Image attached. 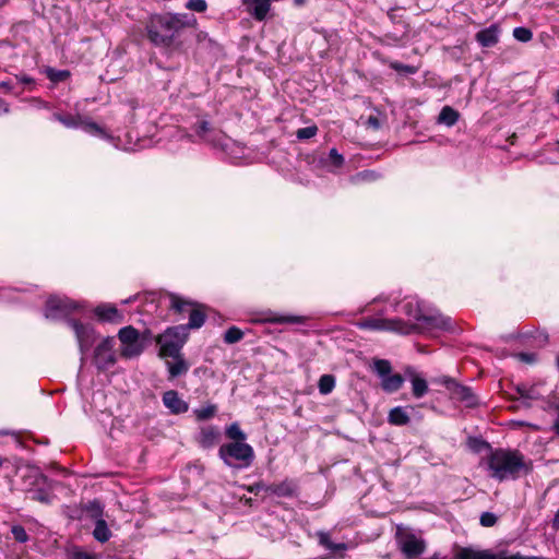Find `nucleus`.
Instances as JSON below:
<instances>
[{"label": "nucleus", "mask_w": 559, "mask_h": 559, "mask_svg": "<svg viewBox=\"0 0 559 559\" xmlns=\"http://www.w3.org/2000/svg\"><path fill=\"white\" fill-rule=\"evenodd\" d=\"M197 17L187 13H154L144 23L145 37L165 53H183L187 48V28H195Z\"/></svg>", "instance_id": "1"}, {"label": "nucleus", "mask_w": 559, "mask_h": 559, "mask_svg": "<svg viewBox=\"0 0 559 559\" xmlns=\"http://www.w3.org/2000/svg\"><path fill=\"white\" fill-rule=\"evenodd\" d=\"M202 326L203 317L197 311L191 313L188 323L168 326L155 337L156 344L159 345L158 356L160 358L177 356L189 338V331Z\"/></svg>", "instance_id": "2"}, {"label": "nucleus", "mask_w": 559, "mask_h": 559, "mask_svg": "<svg viewBox=\"0 0 559 559\" xmlns=\"http://www.w3.org/2000/svg\"><path fill=\"white\" fill-rule=\"evenodd\" d=\"M531 471L519 451H491V477L502 480L516 479Z\"/></svg>", "instance_id": "3"}, {"label": "nucleus", "mask_w": 559, "mask_h": 559, "mask_svg": "<svg viewBox=\"0 0 559 559\" xmlns=\"http://www.w3.org/2000/svg\"><path fill=\"white\" fill-rule=\"evenodd\" d=\"M218 457L234 469L248 468L254 461V450L247 442H227L219 447Z\"/></svg>", "instance_id": "4"}, {"label": "nucleus", "mask_w": 559, "mask_h": 559, "mask_svg": "<svg viewBox=\"0 0 559 559\" xmlns=\"http://www.w3.org/2000/svg\"><path fill=\"white\" fill-rule=\"evenodd\" d=\"M373 370L381 378V389L386 393L397 392L404 384L401 373H392V365L386 359H374Z\"/></svg>", "instance_id": "5"}, {"label": "nucleus", "mask_w": 559, "mask_h": 559, "mask_svg": "<svg viewBox=\"0 0 559 559\" xmlns=\"http://www.w3.org/2000/svg\"><path fill=\"white\" fill-rule=\"evenodd\" d=\"M167 297L169 299L168 310L175 314L183 316L188 313L189 317L194 311L199 312L203 317V324L207 319V310L209 307L204 304L198 302L195 300L182 297L176 293H167Z\"/></svg>", "instance_id": "6"}, {"label": "nucleus", "mask_w": 559, "mask_h": 559, "mask_svg": "<svg viewBox=\"0 0 559 559\" xmlns=\"http://www.w3.org/2000/svg\"><path fill=\"white\" fill-rule=\"evenodd\" d=\"M26 481L29 485H35L36 488H26V497L33 501H38L44 504H50L53 496L51 495V487L49 479L41 473H34L26 476Z\"/></svg>", "instance_id": "7"}, {"label": "nucleus", "mask_w": 559, "mask_h": 559, "mask_svg": "<svg viewBox=\"0 0 559 559\" xmlns=\"http://www.w3.org/2000/svg\"><path fill=\"white\" fill-rule=\"evenodd\" d=\"M115 338H104L94 349L92 362L98 372H105L117 362V355L114 350Z\"/></svg>", "instance_id": "8"}, {"label": "nucleus", "mask_w": 559, "mask_h": 559, "mask_svg": "<svg viewBox=\"0 0 559 559\" xmlns=\"http://www.w3.org/2000/svg\"><path fill=\"white\" fill-rule=\"evenodd\" d=\"M359 325L362 329L391 331L403 335H411L412 331L414 330L413 325H408L406 321L400 318H367Z\"/></svg>", "instance_id": "9"}, {"label": "nucleus", "mask_w": 559, "mask_h": 559, "mask_svg": "<svg viewBox=\"0 0 559 559\" xmlns=\"http://www.w3.org/2000/svg\"><path fill=\"white\" fill-rule=\"evenodd\" d=\"M118 337L123 345L121 349V356L124 358H131L142 353L143 347L139 343L140 333L132 325L120 329Z\"/></svg>", "instance_id": "10"}, {"label": "nucleus", "mask_w": 559, "mask_h": 559, "mask_svg": "<svg viewBox=\"0 0 559 559\" xmlns=\"http://www.w3.org/2000/svg\"><path fill=\"white\" fill-rule=\"evenodd\" d=\"M408 325H413L414 330L412 331V334L421 332L425 330H433V329H441V330H450L451 329V318L444 317L440 313L436 314H425L419 313V317H417L416 323L407 322Z\"/></svg>", "instance_id": "11"}, {"label": "nucleus", "mask_w": 559, "mask_h": 559, "mask_svg": "<svg viewBox=\"0 0 559 559\" xmlns=\"http://www.w3.org/2000/svg\"><path fill=\"white\" fill-rule=\"evenodd\" d=\"M78 309L75 301L67 298L51 296L47 299L45 305V317L47 319H57L60 316H68Z\"/></svg>", "instance_id": "12"}, {"label": "nucleus", "mask_w": 559, "mask_h": 559, "mask_svg": "<svg viewBox=\"0 0 559 559\" xmlns=\"http://www.w3.org/2000/svg\"><path fill=\"white\" fill-rule=\"evenodd\" d=\"M68 324L73 329L80 352L85 354L92 347L95 342V330L91 324L82 323L76 319H68Z\"/></svg>", "instance_id": "13"}, {"label": "nucleus", "mask_w": 559, "mask_h": 559, "mask_svg": "<svg viewBox=\"0 0 559 559\" xmlns=\"http://www.w3.org/2000/svg\"><path fill=\"white\" fill-rule=\"evenodd\" d=\"M254 488L259 489L262 488L264 491L269 495L276 496L278 498H292L297 495L298 486L296 481L292 479H285L278 484H270V485H263V484H255L250 491H253Z\"/></svg>", "instance_id": "14"}, {"label": "nucleus", "mask_w": 559, "mask_h": 559, "mask_svg": "<svg viewBox=\"0 0 559 559\" xmlns=\"http://www.w3.org/2000/svg\"><path fill=\"white\" fill-rule=\"evenodd\" d=\"M222 439L221 429L214 425H204L199 428L194 437L197 444L203 450H210L216 447Z\"/></svg>", "instance_id": "15"}, {"label": "nucleus", "mask_w": 559, "mask_h": 559, "mask_svg": "<svg viewBox=\"0 0 559 559\" xmlns=\"http://www.w3.org/2000/svg\"><path fill=\"white\" fill-rule=\"evenodd\" d=\"M400 549L406 559H415L426 550V542L414 534H407L399 540Z\"/></svg>", "instance_id": "16"}, {"label": "nucleus", "mask_w": 559, "mask_h": 559, "mask_svg": "<svg viewBox=\"0 0 559 559\" xmlns=\"http://www.w3.org/2000/svg\"><path fill=\"white\" fill-rule=\"evenodd\" d=\"M94 314L99 322L120 324L124 321L122 312L112 304H100L94 309Z\"/></svg>", "instance_id": "17"}, {"label": "nucleus", "mask_w": 559, "mask_h": 559, "mask_svg": "<svg viewBox=\"0 0 559 559\" xmlns=\"http://www.w3.org/2000/svg\"><path fill=\"white\" fill-rule=\"evenodd\" d=\"M445 383L453 399L464 402L467 407H472L476 404V396L471 388L461 385L453 380H448Z\"/></svg>", "instance_id": "18"}, {"label": "nucleus", "mask_w": 559, "mask_h": 559, "mask_svg": "<svg viewBox=\"0 0 559 559\" xmlns=\"http://www.w3.org/2000/svg\"><path fill=\"white\" fill-rule=\"evenodd\" d=\"M242 4L247 8L249 14L259 22L264 21L271 10L269 0H242Z\"/></svg>", "instance_id": "19"}, {"label": "nucleus", "mask_w": 559, "mask_h": 559, "mask_svg": "<svg viewBox=\"0 0 559 559\" xmlns=\"http://www.w3.org/2000/svg\"><path fill=\"white\" fill-rule=\"evenodd\" d=\"M164 405L170 409L173 414H182L189 409V405L178 394L177 391L169 390L163 394Z\"/></svg>", "instance_id": "20"}, {"label": "nucleus", "mask_w": 559, "mask_h": 559, "mask_svg": "<svg viewBox=\"0 0 559 559\" xmlns=\"http://www.w3.org/2000/svg\"><path fill=\"white\" fill-rule=\"evenodd\" d=\"M169 357L174 359V361L166 360L169 380L186 374L189 371L190 365L185 359L181 350L178 352L177 356Z\"/></svg>", "instance_id": "21"}, {"label": "nucleus", "mask_w": 559, "mask_h": 559, "mask_svg": "<svg viewBox=\"0 0 559 559\" xmlns=\"http://www.w3.org/2000/svg\"><path fill=\"white\" fill-rule=\"evenodd\" d=\"M452 559H489V550H474L471 547L454 545Z\"/></svg>", "instance_id": "22"}, {"label": "nucleus", "mask_w": 559, "mask_h": 559, "mask_svg": "<svg viewBox=\"0 0 559 559\" xmlns=\"http://www.w3.org/2000/svg\"><path fill=\"white\" fill-rule=\"evenodd\" d=\"M319 543L326 549L337 554L336 559H344L345 558V551L347 550L348 546L345 543H334L331 540L329 534L326 533H320L319 534Z\"/></svg>", "instance_id": "23"}, {"label": "nucleus", "mask_w": 559, "mask_h": 559, "mask_svg": "<svg viewBox=\"0 0 559 559\" xmlns=\"http://www.w3.org/2000/svg\"><path fill=\"white\" fill-rule=\"evenodd\" d=\"M388 421L393 426H405L409 424L411 417L404 407L396 406L389 412Z\"/></svg>", "instance_id": "24"}, {"label": "nucleus", "mask_w": 559, "mask_h": 559, "mask_svg": "<svg viewBox=\"0 0 559 559\" xmlns=\"http://www.w3.org/2000/svg\"><path fill=\"white\" fill-rule=\"evenodd\" d=\"M516 391L520 397L524 400H539L543 396L540 384H519Z\"/></svg>", "instance_id": "25"}, {"label": "nucleus", "mask_w": 559, "mask_h": 559, "mask_svg": "<svg viewBox=\"0 0 559 559\" xmlns=\"http://www.w3.org/2000/svg\"><path fill=\"white\" fill-rule=\"evenodd\" d=\"M82 510L86 512L87 516L93 520L94 522H97L102 519H104V506L103 503L94 499L92 501H88L87 503L82 506Z\"/></svg>", "instance_id": "26"}, {"label": "nucleus", "mask_w": 559, "mask_h": 559, "mask_svg": "<svg viewBox=\"0 0 559 559\" xmlns=\"http://www.w3.org/2000/svg\"><path fill=\"white\" fill-rule=\"evenodd\" d=\"M459 118L460 112L451 106H444L438 116V123L452 127L457 122Z\"/></svg>", "instance_id": "27"}, {"label": "nucleus", "mask_w": 559, "mask_h": 559, "mask_svg": "<svg viewBox=\"0 0 559 559\" xmlns=\"http://www.w3.org/2000/svg\"><path fill=\"white\" fill-rule=\"evenodd\" d=\"M92 534L94 539L102 544L107 543L112 536V533L104 519L95 522V527Z\"/></svg>", "instance_id": "28"}, {"label": "nucleus", "mask_w": 559, "mask_h": 559, "mask_svg": "<svg viewBox=\"0 0 559 559\" xmlns=\"http://www.w3.org/2000/svg\"><path fill=\"white\" fill-rule=\"evenodd\" d=\"M225 436L230 442H246L247 440V433L237 421L231 423L225 428Z\"/></svg>", "instance_id": "29"}, {"label": "nucleus", "mask_w": 559, "mask_h": 559, "mask_svg": "<svg viewBox=\"0 0 559 559\" xmlns=\"http://www.w3.org/2000/svg\"><path fill=\"white\" fill-rule=\"evenodd\" d=\"M412 393L416 399L423 397L428 392L427 381L415 372H412Z\"/></svg>", "instance_id": "30"}, {"label": "nucleus", "mask_w": 559, "mask_h": 559, "mask_svg": "<svg viewBox=\"0 0 559 559\" xmlns=\"http://www.w3.org/2000/svg\"><path fill=\"white\" fill-rule=\"evenodd\" d=\"M266 321L275 324H304L307 321V318L304 316L273 314L272 317L267 318Z\"/></svg>", "instance_id": "31"}, {"label": "nucleus", "mask_w": 559, "mask_h": 559, "mask_svg": "<svg viewBox=\"0 0 559 559\" xmlns=\"http://www.w3.org/2000/svg\"><path fill=\"white\" fill-rule=\"evenodd\" d=\"M218 407L216 404H209L205 407L193 409V415L198 421H206L216 416Z\"/></svg>", "instance_id": "32"}, {"label": "nucleus", "mask_w": 559, "mask_h": 559, "mask_svg": "<svg viewBox=\"0 0 559 559\" xmlns=\"http://www.w3.org/2000/svg\"><path fill=\"white\" fill-rule=\"evenodd\" d=\"M53 118L67 128H78L82 120L80 116L60 112H55Z\"/></svg>", "instance_id": "33"}, {"label": "nucleus", "mask_w": 559, "mask_h": 559, "mask_svg": "<svg viewBox=\"0 0 559 559\" xmlns=\"http://www.w3.org/2000/svg\"><path fill=\"white\" fill-rule=\"evenodd\" d=\"M335 388V377L333 374H322L318 382L319 392L323 395L330 394Z\"/></svg>", "instance_id": "34"}, {"label": "nucleus", "mask_w": 559, "mask_h": 559, "mask_svg": "<svg viewBox=\"0 0 559 559\" xmlns=\"http://www.w3.org/2000/svg\"><path fill=\"white\" fill-rule=\"evenodd\" d=\"M67 559H98L96 554L84 550L79 546H73L67 552Z\"/></svg>", "instance_id": "35"}, {"label": "nucleus", "mask_w": 559, "mask_h": 559, "mask_svg": "<svg viewBox=\"0 0 559 559\" xmlns=\"http://www.w3.org/2000/svg\"><path fill=\"white\" fill-rule=\"evenodd\" d=\"M245 336V333L236 325H233L224 333V342L226 344H235L240 342Z\"/></svg>", "instance_id": "36"}, {"label": "nucleus", "mask_w": 559, "mask_h": 559, "mask_svg": "<svg viewBox=\"0 0 559 559\" xmlns=\"http://www.w3.org/2000/svg\"><path fill=\"white\" fill-rule=\"evenodd\" d=\"M46 75L51 82L60 83L70 78V72L68 70H56L53 68H47Z\"/></svg>", "instance_id": "37"}, {"label": "nucleus", "mask_w": 559, "mask_h": 559, "mask_svg": "<svg viewBox=\"0 0 559 559\" xmlns=\"http://www.w3.org/2000/svg\"><path fill=\"white\" fill-rule=\"evenodd\" d=\"M194 133L204 139L206 134L212 130V124L206 119H198L195 123L192 126Z\"/></svg>", "instance_id": "38"}, {"label": "nucleus", "mask_w": 559, "mask_h": 559, "mask_svg": "<svg viewBox=\"0 0 559 559\" xmlns=\"http://www.w3.org/2000/svg\"><path fill=\"white\" fill-rule=\"evenodd\" d=\"M80 127L87 133L96 136H105V130L94 121L81 120Z\"/></svg>", "instance_id": "39"}, {"label": "nucleus", "mask_w": 559, "mask_h": 559, "mask_svg": "<svg viewBox=\"0 0 559 559\" xmlns=\"http://www.w3.org/2000/svg\"><path fill=\"white\" fill-rule=\"evenodd\" d=\"M513 37L521 43H528L533 38V33L527 27H515L513 29Z\"/></svg>", "instance_id": "40"}, {"label": "nucleus", "mask_w": 559, "mask_h": 559, "mask_svg": "<svg viewBox=\"0 0 559 559\" xmlns=\"http://www.w3.org/2000/svg\"><path fill=\"white\" fill-rule=\"evenodd\" d=\"M318 133V127L316 124H311L305 128H300L296 131V138L298 140L305 141L313 138Z\"/></svg>", "instance_id": "41"}, {"label": "nucleus", "mask_w": 559, "mask_h": 559, "mask_svg": "<svg viewBox=\"0 0 559 559\" xmlns=\"http://www.w3.org/2000/svg\"><path fill=\"white\" fill-rule=\"evenodd\" d=\"M467 447L474 453H479L483 449L489 447V444L479 438L469 437L467 439Z\"/></svg>", "instance_id": "42"}, {"label": "nucleus", "mask_w": 559, "mask_h": 559, "mask_svg": "<svg viewBox=\"0 0 559 559\" xmlns=\"http://www.w3.org/2000/svg\"><path fill=\"white\" fill-rule=\"evenodd\" d=\"M403 312L409 317H413L417 321V317L421 313V309L418 302L407 301L403 305Z\"/></svg>", "instance_id": "43"}, {"label": "nucleus", "mask_w": 559, "mask_h": 559, "mask_svg": "<svg viewBox=\"0 0 559 559\" xmlns=\"http://www.w3.org/2000/svg\"><path fill=\"white\" fill-rule=\"evenodd\" d=\"M390 67H391V69L395 70L396 72L404 73V74H415L417 71L416 67L409 66V64H404L399 61L392 62L390 64Z\"/></svg>", "instance_id": "44"}, {"label": "nucleus", "mask_w": 559, "mask_h": 559, "mask_svg": "<svg viewBox=\"0 0 559 559\" xmlns=\"http://www.w3.org/2000/svg\"><path fill=\"white\" fill-rule=\"evenodd\" d=\"M11 533L13 538L19 543H25L28 540V535L22 525H13Z\"/></svg>", "instance_id": "45"}, {"label": "nucleus", "mask_w": 559, "mask_h": 559, "mask_svg": "<svg viewBox=\"0 0 559 559\" xmlns=\"http://www.w3.org/2000/svg\"><path fill=\"white\" fill-rule=\"evenodd\" d=\"M328 162L334 167H341L344 164V157L336 148H331L328 155Z\"/></svg>", "instance_id": "46"}, {"label": "nucleus", "mask_w": 559, "mask_h": 559, "mask_svg": "<svg viewBox=\"0 0 559 559\" xmlns=\"http://www.w3.org/2000/svg\"><path fill=\"white\" fill-rule=\"evenodd\" d=\"M186 8L191 11H195L199 13L205 12L207 9V3L205 0H189L186 3Z\"/></svg>", "instance_id": "47"}, {"label": "nucleus", "mask_w": 559, "mask_h": 559, "mask_svg": "<svg viewBox=\"0 0 559 559\" xmlns=\"http://www.w3.org/2000/svg\"><path fill=\"white\" fill-rule=\"evenodd\" d=\"M521 362L524 364H534L537 360V355L535 353H518L514 355Z\"/></svg>", "instance_id": "48"}, {"label": "nucleus", "mask_w": 559, "mask_h": 559, "mask_svg": "<svg viewBox=\"0 0 559 559\" xmlns=\"http://www.w3.org/2000/svg\"><path fill=\"white\" fill-rule=\"evenodd\" d=\"M476 39L483 47H489V27L476 34Z\"/></svg>", "instance_id": "49"}, {"label": "nucleus", "mask_w": 559, "mask_h": 559, "mask_svg": "<svg viewBox=\"0 0 559 559\" xmlns=\"http://www.w3.org/2000/svg\"><path fill=\"white\" fill-rule=\"evenodd\" d=\"M516 56V49L514 46H507L501 55V61H511Z\"/></svg>", "instance_id": "50"}, {"label": "nucleus", "mask_w": 559, "mask_h": 559, "mask_svg": "<svg viewBox=\"0 0 559 559\" xmlns=\"http://www.w3.org/2000/svg\"><path fill=\"white\" fill-rule=\"evenodd\" d=\"M357 176L368 181L376 180L378 178V174L373 170H364L359 173Z\"/></svg>", "instance_id": "51"}, {"label": "nucleus", "mask_w": 559, "mask_h": 559, "mask_svg": "<svg viewBox=\"0 0 559 559\" xmlns=\"http://www.w3.org/2000/svg\"><path fill=\"white\" fill-rule=\"evenodd\" d=\"M400 11V9L397 8H393L391 9L389 12H388V16L389 19L393 22V23H402V15H400L397 12Z\"/></svg>", "instance_id": "52"}, {"label": "nucleus", "mask_w": 559, "mask_h": 559, "mask_svg": "<svg viewBox=\"0 0 559 559\" xmlns=\"http://www.w3.org/2000/svg\"><path fill=\"white\" fill-rule=\"evenodd\" d=\"M499 27L498 25H491V35H490V38H491V46H495L499 43Z\"/></svg>", "instance_id": "53"}, {"label": "nucleus", "mask_w": 559, "mask_h": 559, "mask_svg": "<svg viewBox=\"0 0 559 559\" xmlns=\"http://www.w3.org/2000/svg\"><path fill=\"white\" fill-rule=\"evenodd\" d=\"M9 112H10L9 104L4 99L0 98V116L4 115V114H9Z\"/></svg>", "instance_id": "54"}, {"label": "nucleus", "mask_w": 559, "mask_h": 559, "mask_svg": "<svg viewBox=\"0 0 559 559\" xmlns=\"http://www.w3.org/2000/svg\"><path fill=\"white\" fill-rule=\"evenodd\" d=\"M480 524L485 527H489V511L483 512L480 515Z\"/></svg>", "instance_id": "55"}, {"label": "nucleus", "mask_w": 559, "mask_h": 559, "mask_svg": "<svg viewBox=\"0 0 559 559\" xmlns=\"http://www.w3.org/2000/svg\"><path fill=\"white\" fill-rule=\"evenodd\" d=\"M0 88L4 90L5 92H10L12 90V83L10 81L0 82Z\"/></svg>", "instance_id": "56"}, {"label": "nucleus", "mask_w": 559, "mask_h": 559, "mask_svg": "<svg viewBox=\"0 0 559 559\" xmlns=\"http://www.w3.org/2000/svg\"><path fill=\"white\" fill-rule=\"evenodd\" d=\"M20 81L23 83V84H32L34 83V79L31 78V76H27V75H22Z\"/></svg>", "instance_id": "57"}, {"label": "nucleus", "mask_w": 559, "mask_h": 559, "mask_svg": "<svg viewBox=\"0 0 559 559\" xmlns=\"http://www.w3.org/2000/svg\"><path fill=\"white\" fill-rule=\"evenodd\" d=\"M206 38H207V34H206L205 32H202V31H201V32H199V33L197 34V40H198L199 43H201V41L205 40Z\"/></svg>", "instance_id": "58"}, {"label": "nucleus", "mask_w": 559, "mask_h": 559, "mask_svg": "<svg viewBox=\"0 0 559 559\" xmlns=\"http://www.w3.org/2000/svg\"><path fill=\"white\" fill-rule=\"evenodd\" d=\"M368 123H369L370 126L376 127V128H377V127H379L378 118L372 117V116H371V117H369V119H368Z\"/></svg>", "instance_id": "59"}, {"label": "nucleus", "mask_w": 559, "mask_h": 559, "mask_svg": "<svg viewBox=\"0 0 559 559\" xmlns=\"http://www.w3.org/2000/svg\"><path fill=\"white\" fill-rule=\"evenodd\" d=\"M554 526L558 527L559 526V510L557 511V513L555 514V518H554Z\"/></svg>", "instance_id": "60"}, {"label": "nucleus", "mask_w": 559, "mask_h": 559, "mask_svg": "<svg viewBox=\"0 0 559 559\" xmlns=\"http://www.w3.org/2000/svg\"><path fill=\"white\" fill-rule=\"evenodd\" d=\"M552 429L559 436V419L555 421Z\"/></svg>", "instance_id": "61"}, {"label": "nucleus", "mask_w": 559, "mask_h": 559, "mask_svg": "<svg viewBox=\"0 0 559 559\" xmlns=\"http://www.w3.org/2000/svg\"><path fill=\"white\" fill-rule=\"evenodd\" d=\"M307 0H294V4L296 7H302Z\"/></svg>", "instance_id": "62"}, {"label": "nucleus", "mask_w": 559, "mask_h": 559, "mask_svg": "<svg viewBox=\"0 0 559 559\" xmlns=\"http://www.w3.org/2000/svg\"><path fill=\"white\" fill-rule=\"evenodd\" d=\"M386 37L393 39L394 41H399V37L393 36L392 34H386Z\"/></svg>", "instance_id": "63"}, {"label": "nucleus", "mask_w": 559, "mask_h": 559, "mask_svg": "<svg viewBox=\"0 0 559 559\" xmlns=\"http://www.w3.org/2000/svg\"><path fill=\"white\" fill-rule=\"evenodd\" d=\"M555 97H556V102L559 104V90L556 92Z\"/></svg>", "instance_id": "64"}]
</instances>
